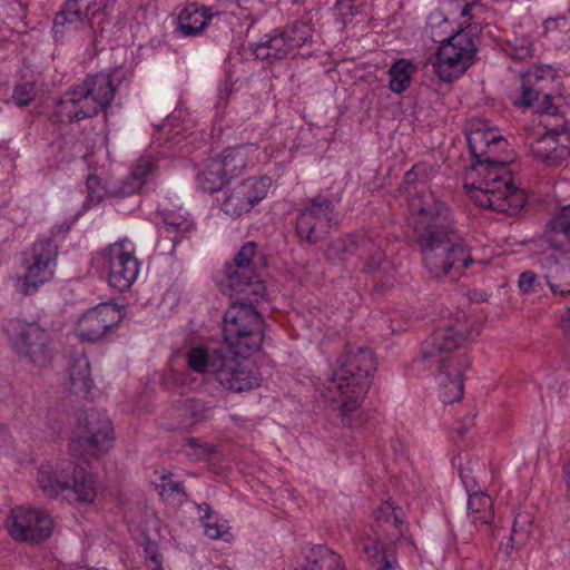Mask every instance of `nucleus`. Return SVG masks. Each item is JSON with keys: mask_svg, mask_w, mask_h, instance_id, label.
<instances>
[{"mask_svg": "<svg viewBox=\"0 0 570 570\" xmlns=\"http://www.w3.org/2000/svg\"><path fill=\"white\" fill-rule=\"evenodd\" d=\"M194 229V220L181 209L163 213V226L159 229L160 236L161 240H169L171 243L170 250H174L176 245L188 237Z\"/></svg>", "mask_w": 570, "mask_h": 570, "instance_id": "nucleus-25", "label": "nucleus"}, {"mask_svg": "<svg viewBox=\"0 0 570 570\" xmlns=\"http://www.w3.org/2000/svg\"><path fill=\"white\" fill-rule=\"evenodd\" d=\"M66 498L76 500L82 504L92 503L97 497L96 482L91 473L82 469H73L72 484L69 483V489H66Z\"/></svg>", "mask_w": 570, "mask_h": 570, "instance_id": "nucleus-30", "label": "nucleus"}, {"mask_svg": "<svg viewBox=\"0 0 570 570\" xmlns=\"http://www.w3.org/2000/svg\"><path fill=\"white\" fill-rule=\"evenodd\" d=\"M69 227L55 226L48 235L38 237L23 253L21 265L23 275L17 277V292L22 296L35 295L45 284L55 277L59 246L55 239Z\"/></svg>", "mask_w": 570, "mask_h": 570, "instance_id": "nucleus-6", "label": "nucleus"}, {"mask_svg": "<svg viewBox=\"0 0 570 570\" xmlns=\"http://www.w3.org/2000/svg\"><path fill=\"white\" fill-rule=\"evenodd\" d=\"M366 237L365 235L351 234L341 236L328 244L325 256L333 263H345L353 256L360 258L363 249V239Z\"/></svg>", "mask_w": 570, "mask_h": 570, "instance_id": "nucleus-28", "label": "nucleus"}, {"mask_svg": "<svg viewBox=\"0 0 570 570\" xmlns=\"http://www.w3.org/2000/svg\"><path fill=\"white\" fill-rule=\"evenodd\" d=\"M68 474L60 464L43 463L37 473V482L42 492L49 498H57L69 489Z\"/></svg>", "mask_w": 570, "mask_h": 570, "instance_id": "nucleus-27", "label": "nucleus"}, {"mask_svg": "<svg viewBox=\"0 0 570 570\" xmlns=\"http://www.w3.org/2000/svg\"><path fill=\"white\" fill-rule=\"evenodd\" d=\"M102 258L108 284L119 292L128 291L137 281L141 266L132 244L128 240L110 244L104 249Z\"/></svg>", "mask_w": 570, "mask_h": 570, "instance_id": "nucleus-14", "label": "nucleus"}, {"mask_svg": "<svg viewBox=\"0 0 570 570\" xmlns=\"http://www.w3.org/2000/svg\"><path fill=\"white\" fill-rule=\"evenodd\" d=\"M218 14L219 12L215 11L213 7L189 3L178 14L176 31L183 37H196Z\"/></svg>", "mask_w": 570, "mask_h": 570, "instance_id": "nucleus-22", "label": "nucleus"}, {"mask_svg": "<svg viewBox=\"0 0 570 570\" xmlns=\"http://www.w3.org/2000/svg\"><path fill=\"white\" fill-rule=\"evenodd\" d=\"M265 257L259 255L255 242H246L235 254L232 262L226 263L220 281L223 292L230 296H246L248 301H261L266 295V286L259 279L258 267H264Z\"/></svg>", "mask_w": 570, "mask_h": 570, "instance_id": "nucleus-8", "label": "nucleus"}, {"mask_svg": "<svg viewBox=\"0 0 570 570\" xmlns=\"http://www.w3.org/2000/svg\"><path fill=\"white\" fill-rule=\"evenodd\" d=\"M122 320L121 309L112 303H101L87 309L79 318L76 334L82 342H98Z\"/></svg>", "mask_w": 570, "mask_h": 570, "instance_id": "nucleus-17", "label": "nucleus"}, {"mask_svg": "<svg viewBox=\"0 0 570 570\" xmlns=\"http://www.w3.org/2000/svg\"><path fill=\"white\" fill-rule=\"evenodd\" d=\"M13 440L6 426L0 424V454L12 450Z\"/></svg>", "mask_w": 570, "mask_h": 570, "instance_id": "nucleus-55", "label": "nucleus"}, {"mask_svg": "<svg viewBox=\"0 0 570 570\" xmlns=\"http://www.w3.org/2000/svg\"><path fill=\"white\" fill-rule=\"evenodd\" d=\"M97 12H98V9H95L94 12H91V16L94 17L95 13H97Z\"/></svg>", "mask_w": 570, "mask_h": 570, "instance_id": "nucleus-61", "label": "nucleus"}, {"mask_svg": "<svg viewBox=\"0 0 570 570\" xmlns=\"http://www.w3.org/2000/svg\"><path fill=\"white\" fill-rule=\"evenodd\" d=\"M337 224L334 203L325 195L311 198L296 217L295 234L301 242L316 244Z\"/></svg>", "mask_w": 570, "mask_h": 570, "instance_id": "nucleus-13", "label": "nucleus"}, {"mask_svg": "<svg viewBox=\"0 0 570 570\" xmlns=\"http://www.w3.org/2000/svg\"><path fill=\"white\" fill-rule=\"evenodd\" d=\"M184 415L197 422L207 416L209 407L198 399H188L183 403Z\"/></svg>", "mask_w": 570, "mask_h": 570, "instance_id": "nucleus-48", "label": "nucleus"}, {"mask_svg": "<svg viewBox=\"0 0 570 570\" xmlns=\"http://www.w3.org/2000/svg\"><path fill=\"white\" fill-rule=\"evenodd\" d=\"M455 33L456 32H454V29H453L451 22L446 18L442 19L438 26L430 23L431 39L434 42L441 43V46L443 43H446L449 41L450 37Z\"/></svg>", "mask_w": 570, "mask_h": 570, "instance_id": "nucleus-50", "label": "nucleus"}, {"mask_svg": "<svg viewBox=\"0 0 570 570\" xmlns=\"http://www.w3.org/2000/svg\"><path fill=\"white\" fill-rule=\"evenodd\" d=\"M7 529L14 541L40 543L52 534L53 521L43 510L18 505L11 509Z\"/></svg>", "mask_w": 570, "mask_h": 570, "instance_id": "nucleus-15", "label": "nucleus"}, {"mask_svg": "<svg viewBox=\"0 0 570 570\" xmlns=\"http://www.w3.org/2000/svg\"><path fill=\"white\" fill-rule=\"evenodd\" d=\"M160 494L163 497L171 498L175 495L185 497L184 485L181 482H175L168 476L161 478V483L159 484Z\"/></svg>", "mask_w": 570, "mask_h": 570, "instance_id": "nucleus-53", "label": "nucleus"}, {"mask_svg": "<svg viewBox=\"0 0 570 570\" xmlns=\"http://www.w3.org/2000/svg\"><path fill=\"white\" fill-rule=\"evenodd\" d=\"M186 444L195 451L194 453H188L189 456L194 455L195 460H203L215 452L214 446L203 443L196 438L187 439Z\"/></svg>", "mask_w": 570, "mask_h": 570, "instance_id": "nucleus-52", "label": "nucleus"}, {"mask_svg": "<svg viewBox=\"0 0 570 570\" xmlns=\"http://www.w3.org/2000/svg\"><path fill=\"white\" fill-rule=\"evenodd\" d=\"M223 350L224 347L212 350L205 346L190 347L185 354L186 364L188 368L195 373H208L214 376V362H216L217 358H220Z\"/></svg>", "mask_w": 570, "mask_h": 570, "instance_id": "nucleus-33", "label": "nucleus"}, {"mask_svg": "<svg viewBox=\"0 0 570 570\" xmlns=\"http://www.w3.org/2000/svg\"><path fill=\"white\" fill-rule=\"evenodd\" d=\"M362 550L374 570H400L395 550H380L375 541H364Z\"/></svg>", "mask_w": 570, "mask_h": 570, "instance_id": "nucleus-36", "label": "nucleus"}, {"mask_svg": "<svg viewBox=\"0 0 570 570\" xmlns=\"http://www.w3.org/2000/svg\"><path fill=\"white\" fill-rule=\"evenodd\" d=\"M259 301H247L246 296H236L224 314L223 335L226 348L237 354L258 351L264 341L265 322L254 307Z\"/></svg>", "mask_w": 570, "mask_h": 570, "instance_id": "nucleus-7", "label": "nucleus"}, {"mask_svg": "<svg viewBox=\"0 0 570 570\" xmlns=\"http://www.w3.org/2000/svg\"><path fill=\"white\" fill-rule=\"evenodd\" d=\"M69 390L71 393L86 397L94 386L90 363L85 354L76 357L69 367Z\"/></svg>", "mask_w": 570, "mask_h": 570, "instance_id": "nucleus-32", "label": "nucleus"}, {"mask_svg": "<svg viewBox=\"0 0 570 570\" xmlns=\"http://www.w3.org/2000/svg\"><path fill=\"white\" fill-rule=\"evenodd\" d=\"M547 244L561 253L570 252V204L549 220L544 230Z\"/></svg>", "mask_w": 570, "mask_h": 570, "instance_id": "nucleus-26", "label": "nucleus"}, {"mask_svg": "<svg viewBox=\"0 0 570 570\" xmlns=\"http://www.w3.org/2000/svg\"><path fill=\"white\" fill-rule=\"evenodd\" d=\"M373 352L367 347H348L327 380L323 396L327 402H340L342 423L351 426L350 414L357 411L371 385L375 371Z\"/></svg>", "mask_w": 570, "mask_h": 570, "instance_id": "nucleus-4", "label": "nucleus"}, {"mask_svg": "<svg viewBox=\"0 0 570 570\" xmlns=\"http://www.w3.org/2000/svg\"><path fill=\"white\" fill-rule=\"evenodd\" d=\"M415 70V66L406 59H400L395 61L389 69L390 90L395 94L404 92L410 87L412 76Z\"/></svg>", "mask_w": 570, "mask_h": 570, "instance_id": "nucleus-37", "label": "nucleus"}, {"mask_svg": "<svg viewBox=\"0 0 570 570\" xmlns=\"http://www.w3.org/2000/svg\"><path fill=\"white\" fill-rule=\"evenodd\" d=\"M87 570H107L105 568H90V569H87Z\"/></svg>", "mask_w": 570, "mask_h": 570, "instance_id": "nucleus-59", "label": "nucleus"}, {"mask_svg": "<svg viewBox=\"0 0 570 570\" xmlns=\"http://www.w3.org/2000/svg\"><path fill=\"white\" fill-rule=\"evenodd\" d=\"M97 12H98V9H95L94 12H91V16L94 17L95 13H97Z\"/></svg>", "mask_w": 570, "mask_h": 570, "instance_id": "nucleus-60", "label": "nucleus"}, {"mask_svg": "<svg viewBox=\"0 0 570 570\" xmlns=\"http://www.w3.org/2000/svg\"><path fill=\"white\" fill-rule=\"evenodd\" d=\"M538 112L556 115L558 111L557 106L553 104V98L550 94V90L544 91L540 95L539 100L534 104Z\"/></svg>", "mask_w": 570, "mask_h": 570, "instance_id": "nucleus-54", "label": "nucleus"}, {"mask_svg": "<svg viewBox=\"0 0 570 570\" xmlns=\"http://www.w3.org/2000/svg\"><path fill=\"white\" fill-rule=\"evenodd\" d=\"M360 259L364 263L363 271L372 273L380 268L385 259V254L372 238L366 237L363 239V249Z\"/></svg>", "mask_w": 570, "mask_h": 570, "instance_id": "nucleus-43", "label": "nucleus"}, {"mask_svg": "<svg viewBox=\"0 0 570 570\" xmlns=\"http://www.w3.org/2000/svg\"><path fill=\"white\" fill-rule=\"evenodd\" d=\"M409 210V225L432 278L448 275L458 278L483 265L459 234L449 206L433 193L422 190L411 195Z\"/></svg>", "mask_w": 570, "mask_h": 570, "instance_id": "nucleus-1", "label": "nucleus"}, {"mask_svg": "<svg viewBox=\"0 0 570 570\" xmlns=\"http://www.w3.org/2000/svg\"><path fill=\"white\" fill-rule=\"evenodd\" d=\"M2 332L11 351L21 360L45 367L53 357L52 336L38 322L9 317L2 323Z\"/></svg>", "mask_w": 570, "mask_h": 570, "instance_id": "nucleus-9", "label": "nucleus"}, {"mask_svg": "<svg viewBox=\"0 0 570 570\" xmlns=\"http://www.w3.org/2000/svg\"><path fill=\"white\" fill-rule=\"evenodd\" d=\"M544 33H567L570 30V13L559 14L544 20L543 22Z\"/></svg>", "mask_w": 570, "mask_h": 570, "instance_id": "nucleus-49", "label": "nucleus"}, {"mask_svg": "<svg viewBox=\"0 0 570 570\" xmlns=\"http://www.w3.org/2000/svg\"><path fill=\"white\" fill-rule=\"evenodd\" d=\"M547 285L544 276L540 277L533 271H525L521 273L518 281V286L523 294H534L540 296L544 292Z\"/></svg>", "mask_w": 570, "mask_h": 570, "instance_id": "nucleus-45", "label": "nucleus"}, {"mask_svg": "<svg viewBox=\"0 0 570 570\" xmlns=\"http://www.w3.org/2000/svg\"><path fill=\"white\" fill-rule=\"evenodd\" d=\"M115 442L114 428L107 414L97 409H89L79 416L70 442L73 456L89 462L106 454Z\"/></svg>", "mask_w": 570, "mask_h": 570, "instance_id": "nucleus-10", "label": "nucleus"}, {"mask_svg": "<svg viewBox=\"0 0 570 570\" xmlns=\"http://www.w3.org/2000/svg\"><path fill=\"white\" fill-rule=\"evenodd\" d=\"M257 150L254 145L228 147L215 160L219 164L223 175L230 181L255 163L254 153Z\"/></svg>", "mask_w": 570, "mask_h": 570, "instance_id": "nucleus-23", "label": "nucleus"}, {"mask_svg": "<svg viewBox=\"0 0 570 570\" xmlns=\"http://www.w3.org/2000/svg\"><path fill=\"white\" fill-rule=\"evenodd\" d=\"M544 279L553 296L570 294V266L556 264L544 275Z\"/></svg>", "mask_w": 570, "mask_h": 570, "instance_id": "nucleus-42", "label": "nucleus"}, {"mask_svg": "<svg viewBox=\"0 0 570 570\" xmlns=\"http://www.w3.org/2000/svg\"><path fill=\"white\" fill-rule=\"evenodd\" d=\"M313 32L314 29L309 22L297 20L275 29L258 43L252 45V52L261 60L285 59L303 46L311 43Z\"/></svg>", "mask_w": 570, "mask_h": 570, "instance_id": "nucleus-11", "label": "nucleus"}, {"mask_svg": "<svg viewBox=\"0 0 570 570\" xmlns=\"http://www.w3.org/2000/svg\"><path fill=\"white\" fill-rule=\"evenodd\" d=\"M150 561L154 563L153 566H149L151 570H161V562L156 554L150 558Z\"/></svg>", "mask_w": 570, "mask_h": 570, "instance_id": "nucleus-58", "label": "nucleus"}, {"mask_svg": "<svg viewBox=\"0 0 570 570\" xmlns=\"http://www.w3.org/2000/svg\"><path fill=\"white\" fill-rule=\"evenodd\" d=\"M97 12H98V9H95L94 12H91V16L94 17L95 13H97Z\"/></svg>", "mask_w": 570, "mask_h": 570, "instance_id": "nucleus-62", "label": "nucleus"}, {"mask_svg": "<svg viewBox=\"0 0 570 570\" xmlns=\"http://www.w3.org/2000/svg\"><path fill=\"white\" fill-rule=\"evenodd\" d=\"M51 147L58 154L59 161L63 163L83 157L88 150V142L82 135H77L69 128L61 132Z\"/></svg>", "mask_w": 570, "mask_h": 570, "instance_id": "nucleus-29", "label": "nucleus"}, {"mask_svg": "<svg viewBox=\"0 0 570 570\" xmlns=\"http://www.w3.org/2000/svg\"><path fill=\"white\" fill-rule=\"evenodd\" d=\"M469 518L475 525L490 524L494 519L492 499L483 492H474L468 500Z\"/></svg>", "mask_w": 570, "mask_h": 570, "instance_id": "nucleus-35", "label": "nucleus"}, {"mask_svg": "<svg viewBox=\"0 0 570 570\" xmlns=\"http://www.w3.org/2000/svg\"><path fill=\"white\" fill-rule=\"evenodd\" d=\"M471 63L450 56H443L436 52L435 62L433 63L434 73L442 80L451 82L461 76Z\"/></svg>", "mask_w": 570, "mask_h": 570, "instance_id": "nucleus-39", "label": "nucleus"}, {"mask_svg": "<svg viewBox=\"0 0 570 570\" xmlns=\"http://www.w3.org/2000/svg\"><path fill=\"white\" fill-rule=\"evenodd\" d=\"M267 177H249L234 187L226 188L218 198L223 213L230 218H238L249 213L267 195L271 187Z\"/></svg>", "mask_w": 570, "mask_h": 570, "instance_id": "nucleus-16", "label": "nucleus"}, {"mask_svg": "<svg viewBox=\"0 0 570 570\" xmlns=\"http://www.w3.org/2000/svg\"><path fill=\"white\" fill-rule=\"evenodd\" d=\"M533 157L548 167L560 165L570 154L567 146L559 142V134L544 131L531 144Z\"/></svg>", "mask_w": 570, "mask_h": 570, "instance_id": "nucleus-24", "label": "nucleus"}, {"mask_svg": "<svg viewBox=\"0 0 570 570\" xmlns=\"http://www.w3.org/2000/svg\"><path fill=\"white\" fill-rule=\"evenodd\" d=\"M474 7L475 6L473 3H465L464 7L461 10V16L462 17H470L471 16V11L474 9Z\"/></svg>", "mask_w": 570, "mask_h": 570, "instance_id": "nucleus-57", "label": "nucleus"}, {"mask_svg": "<svg viewBox=\"0 0 570 570\" xmlns=\"http://www.w3.org/2000/svg\"><path fill=\"white\" fill-rule=\"evenodd\" d=\"M533 517L531 513L521 511L514 517L510 541L513 546H523L532 532Z\"/></svg>", "mask_w": 570, "mask_h": 570, "instance_id": "nucleus-44", "label": "nucleus"}, {"mask_svg": "<svg viewBox=\"0 0 570 570\" xmlns=\"http://www.w3.org/2000/svg\"><path fill=\"white\" fill-rule=\"evenodd\" d=\"M83 0H68L62 9L56 14L52 26V32L56 39L62 38L66 33L78 30L88 19L89 11L96 7V2L87 1L83 11L81 2Z\"/></svg>", "mask_w": 570, "mask_h": 570, "instance_id": "nucleus-20", "label": "nucleus"}, {"mask_svg": "<svg viewBox=\"0 0 570 570\" xmlns=\"http://www.w3.org/2000/svg\"><path fill=\"white\" fill-rule=\"evenodd\" d=\"M252 353L237 354L236 350L224 347L220 358L214 362V380L232 393H242L259 386V375L248 358Z\"/></svg>", "mask_w": 570, "mask_h": 570, "instance_id": "nucleus-12", "label": "nucleus"}, {"mask_svg": "<svg viewBox=\"0 0 570 570\" xmlns=\"http://www.w3.org/2000/svg\"><path fill=\"white\" fill-rule=\"evenodd\" d=\"M35 98V87L30 82L17 85L13 89L12 99L19 107H26Z\"/></svg>", "mask_w": 570, "mask_h": 570, "instance_id": "nucleus-51", "label": "nucleus"}, {"mask_svg": "<svg viewBox=\"0 0 570 570\" xmlns=\"http://www.w3.org/2000/svg\"><path fill=\"white\" fill-rule=\"evenodd\" d=\"M558 71L550 65H535L521 75L520 95L513 99L519 107H533L540 95L551 90Z\"/></svg>", "mask_w": 570, "mask_h": 570, "instance_id": "nucleus-19", "label": "nucleus"}, {"mask_svg": "<svg viewBox=\"0 0 570 570\" xmlns=\"http://www.w3.org/2000/svg\"><path fill=\"white\" fill-rule=\"evenodd\" d=\"M433 174V167L426 163L415 164L404 175V183L406 185L425 184Z\"/></svg>", "mask_w": 570, "mask_h": 570, "instance_id": "nucleus-46", "label": "nucleus"}, {"mask_svg": "<svg viewBox=\"0 0 570 570\" xmlns=\"http://www.w3.org/2000/svg\"><path fill=\"white\" fill-rule=\"evenodd\" d=\"M229 183L227 177L223 175L219 164L212 159L205 169L198 173V187L206 193L223 191V187Z\"/></svg>", "mask_w": 570, "mask_h": 570, "instance_id": "nucleus-38", "label": "nucleus"}, {"mask_svg": "<svg viewBox=\"0 0 570 570\" xmlns=\"http://www.w3.org/2000/svg\"><path fill=\"white\" fill-rule=\"evenodd\" d=\"M475 50L473 37L469 32L459 31L439 48L438 53L471 63Z\"/></svg>", "mask_w": 570, "mask_h": 570, "instance_id": "nucleus-34", "label": "nucleus"}, {"mask_svg": "<svg viewBox=\"0 0 570 570\" xmlns=\"http://www.w3.org/2000/svg\"><path fill=\"white\" fill-rule=\"evenodd\" d=\"M301 570H344L342 557L326 546H315L305 556Z\"/></svg>", "mask_w": 570, "mask_h": 570, "instance_id": "nucleus-31", "label": "nucleus"}, {"mask_svg": "<svg viewBox=\"0 0 570 570\" xmlns=\"http://www.w3.org/2000/svg\"><path fill=\"white\" fill-rule=\"evenodd\" d=\"M566 3H567V4L569 6V8H570V0H566Z\"/></svg>", "mask_w": 570, "mask_h": 570, "instance_id": "nucleus-63", "label": "nucleus"}, {"mask_svg": "<svg viewBox=\"0 0 570 570\" xmlns=\"http://www.w3.org/2000/svg\"><path fill=\"white\" fill-rule=\"evenodd\" d=\"M375 524L371 529V534L362 539L364 541H375L380 550H394L393 546L404 538L406 525L396 513V509L390 503H383L375 512Z\"/></svg>", "mask_w": 570, "mask_h": 570, "instance_id": "nucleus-18", "label": "nucleus"}, {"mask_svg": "<svg viewBox=\"0 0 570 570\" xmlns=\"http://www.w3.org/2000/svg\"><path fill=\"white\" fill-rule=\"evenodd\" d=\"M504 52L514 60H524L533 55L532 39L524 32L514 31L507 39L503 48Z\"/></svg>", "mask_w": 570, "mask_h": 570, "instance_id": "nucleus-41", "label": "nucleus"}, {"mask_svg": "<svg viewBox=\"0 0 570 570\" xmlns=\"http://www.w3.org/2000/svg\"><path fill=\"white\" fill-rule=\"evenodd\" d=\"M116 87L105 72L88 75L71 86L58 100L53 116L61 124H72L106 111L115 98Z\"/></svg>", "mask_w": 570, "mask_h": 570, "instance_id": "nucleus-5", "label": "nucleus"}, {"mask_svg": "<svg viewBox=\"0 0 570 570\" xmlns=\"http://www.w3.org/2000/svg\"><path fill=\"white\" fill-rule=\"evenodd\" d=\"M87 187V199L85 202L86 207H91L98 204L107 195L100 179L96 175H89L86 181Z\"/></svg>", "mask_w": 570, "mask_h": 570, "instance_id": "nucleus-47", "label": "nucleus"}, {"mask_svg": "<svg viewBox=\"0 0 570 570\" xmlns=\"http://www.w3.org/2000/svg\"><path fill=\"white\" fill-rule=\"evenodd\" d=\"M479 333L475 322L463 311H456L443 316L424 342L421 360L416 362L435 368L443 403L462 399L464 372L471 365L469 356L462 350Z\"/></svg>", "mask_w": 570, "mask_h": 570, "instance_id": "nucleus-3", "label": "nucleus"}, {"mask_svg": "<svg viewBox=\"0 0 570 570\" xmlns=\"http://www.w3.org/2000/svg\"><path fill=\"white\" fill-rule=\"evenodd\" d=\"M468 144L474 163L465 171L464 187L476 206L515 215L525 204L524 193L513 186L507 164L510 148L498 128L487 120L471 122Z\"/></svg>", "mask_w": 570, "mask_h": 570, "instance_id": "nucleus-2", "label": "nucleus"}, {"mask_svg": "<svg viewBox=\"0 0 570 570\" xmlns=\"http://www.w3.org/2000/svg\"><path fill=\"white\" fill-rule=\"evenodd\" d=\"M156 160L151 156L140 157L129 174L114 187L108 195L111 197H127L138 193L156 171Z\"/></svg>", "mask_w": 570, "mask_h": 570, "instance_id": "nucleus-21", "label": "nucleus"}, {"mask_svg": "<svg viewBox=\"0 0 570 570\" xmlns=\"http://www.w3.org/2000/svg\"><path fill=\"white\" fill-rule=\"evenodd\" d=\"M204 511L200 520L203 522L205 534L213 540L226 539L229 535V527L225 519L220 518L209 504L199 507Z\"/></svg>", "mask_w": 570, "mask_h": 570, "instance_id": "nucleus-40", "label": "nucleus"}, {"mask_svg": "<svg viewBox=\"0 0 570 570\" xmlns=\"http://www.w3.org/2000/svg\"><path fill=\"white\" fill-rule=\"evenodd\" d=\"M561 326L567 334H570V308L561 317Z\"/></svg>", "mask_w": 570, "mask_h": 570, "instance_id": "nucleus-56", "label": "nucleus"}]
</instances>
